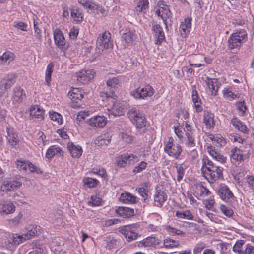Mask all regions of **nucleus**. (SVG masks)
<instances>
[{"label":"nucleus","instance_id":"nucleus-18","mask_svg":"<svg viewBox=\"0 0 254 254\" xmlns=\"http://www.w3.org/2000/svg\"><path fill=\"white\" fill-rule=\"evenodd\" d=\"M15 76L13 74H8L5 76L0 82V89L5 91L11 87L15 83Z\"/></svg>","mask_w":254,"mask_h":254},{"label":"nucleus","instance_id":"nucleus-21","mask_svg":"<svg viewBox=\"0 0 254 254\" xmlns=\"http://www.w3.org/2000/svg\"><path fill=\"white\" fill-rule=\"evenodd\" d=\"M218 194L221 199L225 201L229 200L234 196L229 187L226 185L222 186L219 188Z\"/></svg>","mask_w":254,"mask_h":254},{"label":"nucleus","instance_id":"nucleus-8","mask_svg":"<svg viewBox=\"0 0 254 254\" xmlns=\"http://www.w3.org/2000/svg\"><path fill=\"white\" fill-rule=\"evenodd\" d=\"M153 94V88L149 85L142 88H138L130 92L131 96L136 99H145L147 97L152 96Z\"/></svg>","mask_w":254,"mask_h":254},{"label":"nucleus","instance_id":"nucleus-23","mask_svg":"<svg viewBox=\"0 0 254 254\" xmlns=\"http://www.w3.org/2000/svg\"><path fill=\"white\" fill-rule=\"evenodd\" d=\"M107 111V114L109 118H111L112 116H120L123 115L125 112V108L123 105L119 103L114 104L112 108L108 109Z\"/></svg>","mask_w":254,"mask_h":254},{"label":"nucleus","instance_id":"nucleus-62","mask_svg":"<svg viewBox=\"0 0 254 254\" xmlns=\"http://www.w3.org/2000/svg\"><path fill=\"white\" fill-rule=\"evenodd\" d=\"M91 172L93 174H97L102 177L105 178L107 176L105 170L103 168H93Z\"/></svg>","mask_w":254,"mask_h":254},{"label":"nucleus","instance_id":"nucleus-46","mask_svg":"<svg viewBox=\"0 0 254 254\" xmlns=\"http://www.w3.org/2000/svg\"><path fill=\"white\" fill-rule=\"evenodd\" d=\"M176 216L178 218L186 219L187 220H192L193 218L192 213L189 210L183 211H177L176 212Z\"/></svg>","mask_w":254,"mask_h":254},{"label":"nucleus","instance_id":"nucleus-15","mask_svg":"<svg viewBox=\"0 0 254 254\" xmlns=\"http://www.w3.org/2000/svg\"><path fill=\"white\" fill-rule=\"evenodd\" d=\"M68 96L73 102V106L79 107L80 105L78 101H81L83 97L81 89L78 88H73L68 92Z\"/></svg>","mask_w":254,"mask_h":254},{"label":"nucleus","instance_id":"nucleus-37","mask_svg":"<svg viewBox=\"0 0 254 254\" xmlns=\"http://www.w3.org/2000/svg\"><path fill=\"white\" fill-rule=\"evenodd\" d=\"M192 100L194 104V107L196 112H200L203 110L201 106V101L198 96L197 91L196 90H193L192 92Z\"/></svg>","mask_w":254,"mask_h":254},{"label":"nucleus","instance_id":"nucleus-60","mask_svg":"<svg viewBox=\"0 0 254 254\" xmlns=\"http://www.w3.org/2000/svg\"><path fill=\"white\" fill-rule=\"evenodd\" d=\"M224 97L225 98L231 101L236 98H238L237 95L235 94L233 92L228 89L223 90Z\"/></svg>","mask_w":254,"mask_h":254},{"label":"nucleus","instance_id":"nucleus-43","mask_svg":"<svg viewBox=\"0 0 254 254\" xmlns=\"http://www.w3.org/2000/svg\"><path fill=\"white\" fill-rule=\"evenodd\" d=\"M120 200L126 204H134L137 202L136 197L129 193H122L120 197Z\"/></svg>","mask_w":254,"mask_h":254},{"label":"nucleus","instance_id":"nucleus-2","mask_svg":"<svg viewBox=\"0 0 254 254\" xmlns=\"http://www.w3.org/2000/svg\"><path fill=\"white\" fill-rule=\"evenodd\" d=\"M127 115L131 122L137 128H141L146 126L147 121L145 115L135 108L128 111Z\"/></svg>","mask_w":254,"mask_h":254},{"label":"nucleus","instance_id":"nucleus-52","mask_svg":"<svg viewBox=\"0 0 254 254\" xmlns=\"http://www.w3.org/2000/svg\"><path fill=\"white\" fill-rule=\"evenodd\" d=\"M166 230L168 232L172 235H178L181 237H183L185 234V232L182 230L176 229L173 227H171L170 226L166 227Z\"/></svg>","mask_w":254,"mask_h":254},{"label":"nucleus","instance_id":"nucleus-3","mask_svg":"<svg viewBox=\"0 0 254 254\" xmlns=\"http://www.w3.org/2000/svg\"><path fill=\"white\" fill-rule=\"evenodd\" d=\"M247 33L241 30L232 33L228 39V47L230 49H239L242 43L246 41Z\"/></svg>","mask_w":254,"mask_h":254},{"label":"nucleus","instance_id":"nucleus-9","mask_svg":"<svg viewBox=\"0 0 254 254\" xmlns=\"http://www.w3.org/2000/svg\"><path fill=\"white\" fill-rule=\"evenodd\" d=\"M94 76V71L92 69H82L76 72L75 77L79 82L85 84L92 80Z\"/></svg>","mask_w":254,"mask_h":254},{"label":"nucleus","instance_id":"nucleus-10","mask_svg":"<svg viewBox=\"0 0 254 254\" xmlns=\"http://www.w3.org/2000/svg\"><path fill=\"white\" fill-rule=\"evenodd\" d=\"M161 240L158 237L155 236H148L142 240L137 242V246L139 248H156V247L160 245Z\"/></svg>","mask_w":254,"mask_h":254},{"label":"nucleus","instance_id":"nucleus-13","mask_svg":"<svg viewBox=\"0 0 254 254\" xmlns=\"http://www.w3.org/2000/svg\"><path fill=\"white\" fill-rule=\"evenodd\" d=\"M26 240L27 239L25 238L24 234L22 235H19L17 234H13L12 236L8 238L7 241L6 242V245L8 249L13 250L16 246Z\"/></svg>","mask_w":254,"mask_h":254},{"label":"nucleus","instance_id":"nucleus-11","mask_svg":"<svg viewBox=\"0 0 254 254\" xmlns=\"http://www.w3.org/2000/svg\"><path fill=\"white\" fill-rule=\"evenodd\" d=\"M195 136V133L191 134L188 133L185 134L184 139L185 146L190 149H192L190 153L192 154L191 158L193 159L195 158L198 155L197 151L194 149L196 144Z\"/></svg>","mask_w":254,"mask_h":254},{"label":"nucleus","instance_id":"nucleus-20","mask_svg":"<svg viewBox=\"0 0 254 254\" xmlns=\"http://www.w3.org/2000/svg\"><path fill=\"white\" fill-rule=\"evenodd\" d=\"M167 199V194L161 190L156 191L154 196V205L161 207Z\"/></svg>","mask_w":254,"mask_h":254},{"label":"nucleus","instance_id":"nucleus-39","mask_svg":"<svg viewBox=\"0 0 254 254\" xmlns=\"http://www.w3.org/2000/svg\"><path fill=\"white\" fill-rule=\"evenodd\" d=\"M230 153L231 159L235 161H242L244 160L246 158V156L243 154L242 150L237 147L232 149Z\"/></svg>","mask_w":254,"mask_h":254},{"label":"nucleus","instance_id":"nucleus-17","mask_svg":"<svg viewBox=\"0 0 254 254\" xmlns=\"http://www.w3.org/2000/svg\"><path fill=\"white\" fill-rule=\"evenodd\" d=\"M107 120L103 116H94L89 120V124L92 127L96 128H102L107 124Z\"/></svg>","mask_w":254,"mask_h":254},{"label":"nucleus","instance_id":"nucleus-57","mask_svg":"<svg viewBox=\"0 0 254 254\" xmlns=\"http://www.w3.org/2000/svg\"><path fill=\"white\" fill-rule=\"evenodd\" d=\"M197 189L200 192V196H208L210 194L209 190L205 186L201 184H199L197 186Z\"/></svg>","mask_w":254,"mask_h":254},{"label":"nucleus","instance_id":"nucleus-48","mask_svg":"<svg viewBox=\"0 0 254 254\" xmlns=\"http://www.w3.org/2000/svg\"><path fill=\"white\" fill-rule=\"evenodd\" d=\"M233 251L237 252L239 254H243L245 249V245H244V241L240 240L236 242L233 247Z\"/></svg>","mask_w":254,"mask_h":254},{"label":"nucleus","instance_id":"nucleus-34","mask_svg":"<svg viewBox=\"0 0 254 254\" xmlns=\"http://www.w3.org/2000/svg\"><path fill=\"white\" fill-rule=\"evenodd\" d=\"M111 136L109 133L101 134L95 141V143L98 146L107 145L110 143Z\"/></svg>","mask_w":254,"mask_h":254},{"label":"nucleus","instance_id":"nucleus-64","mask_svg":"<svg viewBox=\"0 0 254 254\" xmlns=\"http://www.w3.org/2000/svg\"><path fill=\"white\" fill-rule=\"evenodd\" d=\"M215 142L220 146H225L226 144L225 139L221 134H216V137L214 138Z\"/></svg>","mask_w":254,"mask_h":254},{"label":"nucleus","instance_id":"nucleus-7","mask_svg":"<svg viewBox=\"0 0 254 254\" xmlns=\"http://www.w3.org/2000/svg\"><path fill=\"white\" fill-rule=\"evenodd\" d=\"M96 45L97 47L102 51L112 48L113 43L111 40L110 33L108 31H105L100 34L97 39Z\"/></svg>","mask_w":254,"mask_h":254},{"label":"nucleus","instance_id":"nucleus-47","mask_svg":"<svg viewBox=\"0 0 254 254\" xmlns=\"http://www.w3.org/2000/svg\"><path fill=\"white\" fill-rule=\"evenodd\" d=\"M71 16L76 22H81L83 19V14L77 8H73L71 10Z\"/></svg>","mask_w":254,"mask_h":254},{"label":"nucleus","instance_id":"nucleus-32","mask_svg":"<svg viewBox=\"0 0 254 254\" xmlns=\"http://www.w3.org/2000/svg\"><path fill=\"white\" fill-rule=\"evenodd\" d=\"M191 21L192 18L191 17H187L184 19V21L181 22L180 26L181 35H186L190 32L191 26Z\"/></svg>","mask_w":254,"mask_h":254},{"label":"nucleus","instance_id":"nucleus-27","mask_svg":"<svg viewBox=\"0 0 254 254\" xmlns=\"http://www.w3.org/2000/svg\"><path fill=\"white\" fill-rule=\"evenodd\" d=\"M34 36L33 40V43L36 45H41L42 40V31L39 26L38 23L36 22L35 20H34Z\"/></svg>","mask_w":254,"mask_h":254},{"label":"nucleus","instance_id":"nucleus-58","mask_svg":"<svg viewBox=\"0 0 254 254\" xmlns=\"http://www.w3.org/2000/svg\"><path fill=\"white\" fill-rule=\"evenodd\" d=\"M221 212L227 217H230L232 216L234 212L232 209L227 207L225 205L221 204L220 207Z\"/></svg>","mask_w":254,"mask_h":254},{"label":"nucleus","instance_id":"nucleus-22","mask_svg":"<svg viewBox=\"0 0 254 254\" xmlns=\"http://www.w3.org/2000/svg\"><path fill=\"white\" fill-rule=\"evenodd\" d=\"M21 183L16 181H5L1 186V190L3 191L7 192L13 190L20 187Z\"/></svg>","mask_w":254,"mask_h":254},{"label":"nucleus","instance_id":"nucleus-50","mask_svg":"<svg viewBox=\"0 0 254 254\" xmlns=\"http://www.w3.org/2000/svg\"><path fill=\"white\" fill-rule=\"evenodd\" d=\"M164 246L166 248H171L174 247H178L180 246L178 241H175L171 238H166L164 240Z\"/></svg>","mask_w":254,"mask_h":254},{"label":"nucleus","instance_id":"nucleus-40","mask_svg":"<svg viewBox=\"0 0 254 254\" xmlns=\"http://www.w3.org/2000/svg\"><path fill=\"white\" fill-rule=\"evenodd\" d=\"M27 232L24 235L25 239L29 240L38 234V232L40 231V226L37 225H29L27 227Z\"/></svg>","mask_w":254,"mask_h":254},{"label":"nucleus","instance_id":"nucleus-42","mask_svg":"<svg viewBox=\"0 0 254 254\" xmlns=\"http://www.w3.org/2000/svg\"><path fill=\"white\" fill-rule=\"evenodd\" d=\"M231 123L241 132L243 133H247L248 130L246 125L239 120L237 117H234L231 120Z\"/></svg>","mask_w":254,"mask_h":254},{"label":"nucleus","instance_id":"nucleus-33","mask_svg":"<svg viewBox=\"0 0 254 254\" xmlns=\"http://www.w3.org/2000/svg\"><path fill=\"white\" fill-rule=\"evenodd\" d=\"M205 82L207 87L208 88L209 91L211 93V94L216 95L218 89L217 80L206 77Z\"/></svg>","mask_w":254,"mask_h":254},{"label":"nucleus","instance_id":"nucleus-26","mask_svg":"<svg viewBox=\"0 0 254 254\" xmlns=\"http://www.w3.org/2000/svg\"><path fill=\"white\" fill-rule=\"evenodd\" d=\"M152 30L154 33V38L155 39V43L156 44H160L165 39L164 33L158 24L153 26Z\"/></svg>","mask_w":254,"mask_h":254},{"label":"nucleus","instance_id":"nucleus-5","mask_svg":"<svg viewBox=\"0 0 254 254\" xmlns=\"http://www.w3.org/2000/svg\"><path fill=\"white\" fill-rule=\"evenodd\" d=\"M138 229V225L135 224L123 226L119 231L124 236L127 241L130 242L135 240L138 237V234L136 232Z\"/></svg>","mask_w":254,"mask_h":254},{"label":"nucleus","instance_id":"nucleus-59","mask_svg":"<svg viewBox=\"0 0 254 254\" xmlns=\"http://www.w3.org/2000/svg\"><path fill=\"white\" fill-rule=\"evenodd\" d=\"M89 203L92 206H100L101 203V199L97 195L91 196Z\"/></svg>","mask_w":254,"mask_h":254},{"label":"nucleus","instance_id":"nucleus-12","mask_svg":"<svg viewBox=\"0 0 254 254\" xmlns=\"http://www.w3.org/2000/svg\"><path fill=\"white\" fill-rule=\"evenodd\" d=\"M53 35L54 43L57 47L61 50L65 49L67 45L62 31L57 28L54 31Z\"/></svg>","mask_w":254,"mask_h":254},{"label":"nucleus","instance_id":"nucleus-44","mask_svg":"<svg viewBox=\"0 0 254 254\" xmlns=\"http://www.w3.org/2000/svg\"><path fill=\"white\" fill-rule=\"evenodd\" d=\"M148 0H138L135 7L136 11L138 12H145L148 8Z\"/></svg>","mask_w":254,"mask_h":254},{"label":"nucleus","instance_id":"nucleus-25","mask_svg":"<svg viewBox=\"0 0 254 254\" xmlns=\"http://www.w3.org/2000/svg\"><path fill=\"white\" fill-rule=\"evenodd\" d=\"M156 14L160 16L163 23L167 26V20L171 16V12L167 5L159 7L156 11Z\"/></svg>","mask_w":254,"mask_h":254},{"label":"nucleus","instance_id":"nucleus-63","mask_svg":"<svg viewBox=\"0 0 254 254\" xmlns=\"http://www.w3.org/2000/svg\"><path fill=\"white\" fill-rule=\"evenodd\" d=\"M177 172V180L180 181L183 178L185 171L182 165H178L176 166Z\"/></svg>","mask_w":254,"mask_h":254},{"label":"nucleus","instance_id":"nucleus-45","mask_svg":"<svg viewBox=\"0 0 254 254\" xmlns=\"http://www.w3.org/2000/svg\"><path fill=\"white\" fill-rule=\"evenodd\" d=\"M61 151L60 147L52 146L48 149L46 154V157L50 159L56 155H61Z\"/></svg>","mask_w":254,"mask_h":254},{"label":"nucleus","instance_id":"nucleus-61","mask_svg":"<svg viewBox=\"0 0 254 254\" xmlns=\"http://www.w3.org/2000/svg\"><path fill=\"white\" fill-rule=\"evenodd\" d=\"M136 190L138 191L139 194L144 198V201L146 200V198L148 196V190L146 187H139L137 188Z\"/></svg>","mask_w":254,"mask_h":254},{"label":"nucleus","instance_id":"nucleus-51","mask_svg":"<svg viewBox=\"0 0 254 254\" xmlns=\"http://www.w3.org/2000/svg\"><path fill=\"white\" fill-rule=\"evenodd\" d=\"M28 160L20 159L16 161V165L17 169L20 171H26L27 170Z\"/></svg>","mask_w":254,"mask_h":254},{"label":"nucleus","instance_id":"nucleus-19","mask_svg":"<svg viewBox=\"0 0 254 254\" xmlns=\"http://www.w3.org/2000/svg\"><path fill=\"white\" fill-rule=\"evenodd\" d=\"M26 95L24 91L20 87H15L13 89L12 101L14 104H19L25 99Z\"/></svg>","mask_w":254,"mask_h":254},{"label":"nucleus","instance_id":"nucleus-24","mask_svg":"<svg viewBox=\"0 0 254 254\" xmlns=\"http://www.w3.org/2000/svg\"><path fill=\"white\" fill-rule=\"evenodd\" d=\"M67 148L73 158H78L82 155L83 150L80 146L75 145L72 142H68Z\"/></svg>","mask_w":254,"mask_h":254},{"label":"nucleus","instance_id":"nucleus-36","mask_svg":"<svg viewBox=\"0 0 254 254\" xmlns=\"http://www.w3.org/2000/svg\"><path fill=\"white\" fill-rule=\"evenodd\" d=\"M89 7L87 9L89 13H93L95 14H104L105 13V9L101 5L97 4L94 2L92 0L91 3L89 4Z\"/></svg>","mask_w":254,"mask_h":254},{"label":"nucleus","instance_id":"nucleus-30","mask_svg":"<svg viewBox=\"0 0 254 254\" xmlns=\"http://www.w3.org/2000/svg\"><path fill=\"white\" fill-rule=\"evenodd\" d=\"M116 213L120 217L129 218L134 215L133 209L126 207H119L116 210Z\"/></svg>","mask_w":254,"mask_h":254},{"label":"nucleus","instance_id":"nucleus-41","mask_svg":"<svg viewBox=\"0 0 254 254\" xmlns=\"http://www.w3.org/2000/svg\"><path fill=\"white\" fill-rule=\"evenodd\" d=\"M207 152L209 154L216 160L220 162H224L226 161V158L221 154L217 152L213 146H209L207 148Z\"/></svg>","mask_w":254,"mask_h":254},{"label":"nucleus","instance_id":"nucleus-16","mask_svg":"<svg viewBox=\"0 0 254 254\" xmlns=\"http://www.w3.org/2000/svg\"><path fill=\"white\" fill-rule=\"evenodd\" d=\"M137 38V36L134 31L127 30L125 33L123 34L122 36V38L124 41V47H127L132 45Z\"/></svg>","mask_w":254,"mask_h":254},{"label":"nucleus","instance_id":"nucleus-49","mask_svg":"<svg viewBox=\"0 0 254 254\" xmlns=\"http://www.w3.org/2000/svg\"><path fill=\"white\" fill-rule=\"evenodd\" d=\"M49 114L50 118L54 122H55L59 125L63 123L62 116L59 113L53 111H50L49 112Z\"/></svg>","mask_w":254,"mask_h":254},{"label":"nucleus","instance_id":"nucleus-54","mask_svg":"<svg viewBox=\"0 0 254 254\" xmlns=\"http://www.w3.org/2000/svg\"><path fill=\"white\" fill-rule=\"evenodd\" d=\"M83 182L84 184L87 185L89 188L96 187L99 183V181L97 179L90 177L84 178Z\"/></svg>","mask_w":254,"mask_h":254},{"label":"nucleus","instance_id":"nucleus-53","mask_svg":"<svg viewBox=\"0 0 254 254\" xmlns=\"http://www.w3.org/2000/svg\"><path fill=\"white\" fill-rule=\"evenodd\" d=\"M147 165V163L145 161H141L133 169L132 172L133 173L136 174L137 173H141L142 171L144 170Z\"/></svg>","mask_w":254,"mask_h":254},{"label":"nucleus","instance_id":"nucleus-56","mask_svg":"<svg viewBox=\"0 0 254 254\" xmlns=\"http://www.w3.org/2000/svg\"><path fill=\"white\" fill-rule=\"evenodd\" d=\"M53 64L51 63L49 64L47 66L45 73V80L48 84H49L51 81V74L53 72Z\"/></svg>","mask_w":254,"mask_h":254},{"label":"nucleus","instance_id":"nucleus-55","mask_svg":"<svg viewBox=\"0 0 254 254\" xmlns=\"http://www.w3.org/2000/svg\"><path fill=\"white\" fill-rule=\"evenodd\" d=\"M236 106L237 110H238L239 111V114L240 115L243 116L247 109L244 101L237 102L236 103Z\"/></svg>","mask_w":254,"mask_h":254},{"label":"nucleus","instance_id":"nucleus-14","mask_svg":"<svg viewBox=\"0 0 254 254\" xmlns=\"http://www.w3.org/2000/svg\"><path fill=\"white\" fill-rule=\"evenodd\" d=\"M15 206L10 201H0V213L1 215H6L13 213Z\"/></svg>","mask_w":254,"mask_h":254},{"label":"nucleus","instance_id":"nucleus-6","mask_svg":"<svg viewBox=\"0 0 254 254\" xmlns=\"http://www.w3.org/2000/svg\"><path fill=\"white\" fill-rule=\"evenodd\" d=\"M119 83V80L116 77L108 79L106 82L107 87L100 93L101 96L106 97L107 98L115 99L116 97L115 89Z\"/></svg>","mask_w":254,"mask_h":254},{"label":"nucleus","instance_id":"nucleus-38","mask_svg":"<svg viewBox=\"0 0 254 254\" xmlns=\"http://www.w3.org/2000/svg\"><path fill=\"white\" fill-rule=\"evenodd\" d=\"M214 115L209 112H205L203 115V122L208 128H213L215 125Z\"/></svg>","mask_w":254,"mask_h":254},{"label":"nucleus","instance_id":"nucleus-4","mask_svg":"<svg viewBox=\"0 0 254 254\" xmlns=\"http://www.w3.org/2000/svg\"><path fill=\"white\" fill-rule=\"evenodd\" d=\"M164 151L169 156L177 159L180 156L182 149L179 144L174 142L172 137H170L165 143Z\"/></svg>","mask_w":254,"mask_h":254},{"label":"nucleus","instance_id":"nucleus-28","mask_svg":"<svg viewBox=\"0 0 254 254\" xmlns=\"http://www.w3.org/2000/svg\"><path fill=\"white\" fill-rule=\"evenodd\" d=\"M7 139L10 145L14 146L19 143V139L17 135L15 133L14 129L11 127H7Z\"/></svg>","mask_w":254,"mask_h":254},{"label":"nucleus","instance_id":"nucleus-35","mask_svg":"<svg viewBox=\"0 0 254 254\" xmlns=\"http://www.w3.org/2000/svg\"><path fill=\"white\" fill-rule=\"evenodd\" d=\"M30 115L38 119L39 121L44 119V111L38 106H32L30 109Z\"/></svg>","mask_w":254,"mask_h":254},{"label":"nucleus","instance_id":"nucleus-1","mask_svg":"<svg viewBox=\"0 0 254 254\" xmlns=\"http://www.w3.org/2000/svg\"><path fill=\"white\" fill-rule=\"evenodd\" d=\"M202 162L201 172L209 182L213 183L223 179V168L222 167L217 165L207 157H203Z\"/></svg>","mask_w":254,"mask_h":254},{"label":"nucleus","instance_id":"nucleus-29","mask_svg":"<svg viewBox=\"0 0 254 254\" xmlns=\"http://www.w3.org/2000/svg\"><path fill=\"white\" fill-rule=\"evenodd\" d=\"M137 158V157L132 154H124L119 157L117 164L118 166L123 167L126 166L127 160L131 161Z\"/></svg>","mask_w":254,"mask_h":254},{"label":"nucleus","instance_id":"nucleus-31","mask_svg":"<svg viewBox=\"0 0 254 254\" xmlns=\"http://www.w3.org/2000/svg\"><path fill=\"white\" fill-rule=\"evenodd\" d=\"M15 54L9 51H7L0 56V65H5L9 64L15 59Z\"/></svg>","mask_w":254,"mask_h":254}]
</instances>
